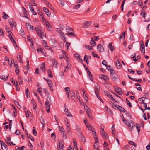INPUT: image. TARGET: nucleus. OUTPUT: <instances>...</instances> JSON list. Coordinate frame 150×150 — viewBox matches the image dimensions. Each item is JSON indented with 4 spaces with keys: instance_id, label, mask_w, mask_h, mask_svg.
Masks as SVG:
<instances>
[{
    "instance_id": "obj_1",
    "label": "nucleus",
    "mask_w": 150,
    "mask_h": 150,
    "mask_svg": "<svg viewBox=\"0 0 150 150\" xmlns=\"http://www.w3.org/2000/svg\"><path fill=\"white\" fill-rule=\"evenodd\" d=\"M112 107L113 108L116 107L120 111L122 112L125 113L126 112V111L125 109L121 106L118 105L117 104H113L112 105Z\"/></svg>"
},
{
    "instance_id": "obj_2",
    "label": "nucleus",
    "mask_w": 150,
    "mask_h": 150,
    "mask_svg": "<svg viewBox=\"0 0 150 150\" xmlns=\"http://www.w3.org/2000/svg\"><path fill=\"white\" fill-rule=\"evenodd\" d=\"M35 31L39 36H40L41 39H43V37L42 35H43V33L42 32V30H38V29L36 27H35Z\"/></svg>"
},
{
    "instance_id": "obj_3",
    "label": "nucleus",
    "mask_w": 150,
    "mask_h": 150,
    "mask_svg": "<svg viewBox=\"0 0 150 150\" xmlns=\"http://www.w3.org/2000/svg\"><path fill=\"white\" fill-rule=\"evenodd\" d=\"M114 89L115 91L119 95H122V90L120 88L117 87H114Z\"/></svg>"
},
{
    "instance_id": "obj_4",
    "label": "nucleus",
    "mask_w": 150,
    "mask_h": 150,
    "mask_svg": "<svg viewBox=\"0 0 150 150\" xmlns=\"http://www.w3.org/2000/svg\"><path fill=\"white\" fill-rule=\"evenodd\" d=\"M130 122L127 125L128 128L131 131H132L133 128L134 127L135 124L131 120L130 121Z\"/></svg>"
},
{
    "instance_id": "obj_5",
    "label": "nucleus",
    "mask_w": 150,
    "mask_h": 150,
    "mask_svg": "<svg viewBox=\"0 0 150 150\" xmlns=\"http://www.w3.org/2000/svg\"><path fill=\"white\" fill-rule=\"evenodd\" d=\"M45 107L47 110V113L50 112V106L49 103L47 102L46 101L45 103Z\"/></svg>"
},
{
    "instance_id": "obj_6",
    "label": "nucleus",
    "mask_w": 150,
    "mask_h": 150,
    "mask_svg": "<svg viewBox=\"0 0 150 150\" xmlns=\"http://www.w3.org/2000/svg\"><path fill=\"white\" fill-rule=\"evenodd\" d=\"M92 23L91 21H86L84 22L83 26L85 28H87L90 26L91 24Z\"/></svg>"
},
{
    "instance_id": "obj_7",
    "label": "nucleus",
    "mask_w": 150,
    "mask_h": 150,
    "mask_svg": "<svg viewBox=\"0 0 150 150\" xmlns=\"http://www.w3.org/2000/svg\"><path fill=\"white\" fill-rule=\"evenodd\" d=\"M107 69L108 70L110 71L112 74L113 75L115 74V71L113 69H112L111 68V66L110 65H108L107 67Z\"/></svg>"
},
{
    "instance_id": "obj_8",
    "label": "nucleus",
    "mask_w": 150,
    "mask_h": 150,
    "mask_svg": "<svg viewBox=\"0 0 150 150\" xmlns=\"http://www.w3.org/2000/svg\"><path fill=\"white\" fill-rule=\"evenodd\" d=\"M97 49L100 52H103L104 51V48L102 45L100 44L97 45Z\"/></svg>"
},
{
    "instance_id": "obj_9",
    "label": "nucleus",
    "mask_w": 150,
    "mask_h": 150,
    "mask_svg": "<svg viewBox=\"0 0 150 150\" xmlns=\"http://www.w3.org/2000/svg\"><path fill=\"white\" fill-rule=\"evenodd\" d=\"M140 51L143 54H145V49H144V44H141L140 45Z\"/></svg>"
},
{
    "instance_id": "obj_10",
    "label": "nucleus",
    "mask_w": 150,
    "mask_h": 150,
    "mask_svg": "<svg viewBox=\"0 0 150 150\" xmlns=\"http://www.w3.org/2000/svg\"><path fill=\"white\" fill-rule=\"evenodd\" d=\"M43 10L45 12L46 14L47 15V16H49L50 14V12L45 7H44L43 8Z\"/></svg>"
},
{
    "instance_id": "obj_11",
    "label": "nucleus",
    "mask_w": 150,
    "mask_h": 150,
    "mask_svg": "<svg viewBox=\"0 0 150 150\" xmlns=\"http://www.w3.org/2000/svg\"><path fill=\"white\" fill-rule=\"evenodd\" d=\"M100 90V86L99 85H97L95 87L94 91L96 94L98 93Z\"/></svg>"
},
{
    "instance_id": "obj_12",
    "label": "nucleus",
    "mask_w": 150,
    "mask_h": 150,
    "mask_svg": "<svg viewBox=\"0 0 150 150\" xmlns=\"http://www.w3.org/2000/svg\"><path fill=\"white\" fill-rule=\"evenodd\" d=\"M46 25L47 26V28L48 30L49 31H52V27L48 22L47 21L46 22Z\"/></svg>"
},
{
    "instance_id": "obj_13",
    "label": "nucleus",
    "mask_w": 150,
    "mask_h": 150,
    "mask_svg": "<svg viewBox=\"0 0 150 150\" xmlns=\"http://www.w3.org/2000/svg\"><path fill=\"white\" fill-rule=\"evenodd\" d=\"M0 143L1 146V149H3V146L6 149H7L8 148L7 145L2 141L0 140Z\"/></svg>"
},
{
    "instance_id": "obj_14",
    "label": "nucleus",
    "mask_w": 150,
    "mask_h": 150,
    "mask_svg": "<svg viewBox=\"0 0 150 150\" xmlns=\"http://www.w3.org/2000/svg\"><path fill=\"white\" fill-rule=\"evenodd\" d=\"M100 134H101L103 137L105 139H106L107 138V134L105 133V132H103V131H101Z\"/></svg>"
},
{
    "instance_id": "obj_15",
    "label": "nucleus",
    "mask_w": 150,
    "mask_h": 150,
    "mask_svg": "<svg viewBox=\"0 0 150 150\" xmlns=\"http://www.w3.org/2000/svg\"><path fill=\"white\" fill-rule=\"evenodd\" d=\"M74 56L75 58H78L77 59L80 61H82V59L81 57V56L79 54L76 53L74 54Z\"/></svg>"
},
{
    "instance_id": "obj_16",
    "label": "nucleus",
    "mask_w": 150,
    "mask_h": 150,
    "mask_svg": "<svg viewBox=\"0 0 150 150\" xmlns=\"http://www.w3.org/2000/svg\"><path fill=\"white\" fill-rule=\"evenodd\" d=\"M99 77L101 79H103L105 81H108L109 79L108 76H104V75H100Z\"/></svg>"
},
{
    "instance_id": "obj_17",
    "label": "nucleus",
    "mask_w": 150,
    "mask_h": 150,
    "mask_svg": "<svg viewBox=\"0 0 150 150\" xmlns=\"http://www.w3.org/2000/svg\"><path fill=\"white\" fill-rule=\"evenodd\" d=\"M90 44L92 46H95L96 45V43L92 38H91V39Z\"/></svg>"
},
{
    "instance_id": "obj_18",
    "label": "nucleus",
    "mask_w": 150,
    "mask_h": 150,
    "mask_svg": "<svg viewBox=\"0 0 150 150\" xmlns=\"http://www.w3.org/2000/svg\"><path fill=\"white\" fill-rule=\"evenodd\" d=\"M26 131H25L26 134L27 135V137L28 138H29L30 139H31L32 141H34V139L33 137L31 135L29 134H28L27 132V130H25Z\"/></svg>"
},
{
    "instance_id": "obj_19",
    "label": "nucleus",
    "mask_w": 150,
    "mask_h": 150,
    "mask_svg": "<svg viewBox=\"0 0 150 150\" xmlns=\"http://www.w3.org/2000/svg\"><path fill=\"white\" fill-rule=\"evenodd\" d=\"M45 63H43L41 64V66L40 68V69L42 70V71L44 72H45Z\"/></svg>"
},
{
    "instance_id": "obj_20",
    "label": "nucleus",
    "mask_w": 150,
    "mask_h": 150,
    "mask_svg": "<svg viewBox=\"0 0 150 150\" xmlns=\"http://www.w3.org/2000/svg\"><path fill=\"white\" fill-rule=\"evenodd\" d=\"M37 51H38V52H40L42 53L43 54H45V52L43 49L39 48L37 50Z\"/></svg>"
},
{
    "instance_id": "obj_21",
    "label": "nucleus",
    "mask_w": 150,
    "mask_h": 150,
    "mask_svg": "<svg viewBox=\"0 0 150 150\" xmlns=\"http://www.w3.org/2000/svg\"><path fill=\"white\" fill-rule=\"evenodd\" d=\"M136 128L137 129V131H138V133H139V132L140 131V125L139 124L137 123L136 124Z\"/></svg>"
},
{
    "instance_id": "obj_22",
    "label": "nucleus",
    "mask_w": 150,
    "mask_h": 150,
    "mask_svg": "<svg viewBox=\"0 0 150 150\" xmlns=\"http://www.w3.org/2000/svg\"><path fill=\"white\" fill-rule=\"evenodd\" d=\"M112 43H110L109 44V47L111 51H113L114 50V47L112 45Z\"/></svg>"
},
{
    "instance_id": "obj_23",
    "label": "nucleus",
    "mask_w": 150,
    "mask_h": 150,
    "mask_svg": "<svg viewBox=\"0 0 150 150\" xmlns=\"http://www.w3.org/2000/svg\"><path fill=\"white\" fill-rule=\"evenodd\" d=\"M47 71L48 77L51 78L52 77L53 75L50 69H49L47 70Z\"/></svg>"
},
{
    "instance_id": "obj_24",
    "label": "nucleus",
    "mask_w": 150,
    "mask_h": 150,
    "mask_svg": "<svg viewBox=\"0 0 150 150\" xmlns=\"http://www.w3.org/2000/svg\"><path fill=\"white\" fill-rule=\"evenodd\" d=\"M117 61L116 62V65L118 68H120L122 66H121V63L118 60H117Z\"/></svg>"
},
{
    "instance_id": "obj_25",
    "label": "nucleus",
    "mask_w": 150,
    "mask_h": 150,
    "mask_svg": "<svg viewBox=\"0 0 150 150\" xmlns=\"http://www.w3.org/2000/svg\"><path fill=\"white\" fill-rule=\"evenodd\" d=\"M8 77V76L2 75L0 76V78L1 79L6 80Z\"/></svg>"
},
{
    "instance_id": "obj_26",
    "label": "nucleus",
    "mask_w": 150,
    "mask_h": 150,
    "mask_svg": "<svg viewBox=\"0 0 150 150\" xmlns=\"http://www.w3.org/2000/svg\"><path fill=\"white\" fill-rule=\"evenodd\" d=\"M26 26L27 28L29 29V30H31V28L33 27V26L29 23H26Z\"/></svg>"
},
{
    "instance_id": "obj_27",
    "label": "nucleus",
    "mask_w": 150,
    "mask_h": 150,
    "mask_svg": "<svg viewBox=\"0 0 150 150\" xmlns=\"http://www.w3.org/2000/svg\"><path fill=\"white\" fill-rule=\"evenodd\" d=\"M56 31L58 33H60L62 35V37L63 36L64 37V33L62 32L61 30L59 28H57L56 30Z\"/></svg>"
},
{
    "instance_id": "obj_28",
    "label": "nucleus",
    "mask_w": 150,
    "mask_h": 150,
    "mask_svg": "<svg viewBox=\"0 0 150 150\" xmlns=\"http://www.w3.org/2000/svg\"><path fill=\"white\" fill-rule=\"evenodd\" d=\"M86 127L88 128L89 130L91 131L92 132L94 129V128L92 126L87 125L86 126Z\"/></svg>"
},
{
    "instance_id": "obj_29",
    "label": "nucleus",
    "mask_w": 150,
    "mask_h": 150,
    "mask_svg": "<svg viewBox=\"0 0 150 150\" xmlns=\"http://www.w3.org/2000/svg\"><path fill=\"white\" fill-rule=\"evenodd\" d=\"M52 64L55 67L57 68V61L55 59H54L52 62Z\"/></svg>"
},
{
    "instance_id": "obj_30",
    "label": "nucleus",
    "mask_w": 150,
    "mask_h": 150,
    "mask_svg": "<svg viewBox=\"0 0 150 150\" xmlns=\"http://www.w3.org/2000/svg\"><path fill=\"white\" fill-rule=\"evenodd\" d=\"M2 13L3 15L2 16L3 18L4 19H7L8 17V15L6 14L4 12H3Z\"/></svg>"
},
{
    "instance_id": "obj_31",
    "label": "nucleus",
    "mask_w": 150,
    "mask_h": 150,
    "mask_svg": "<svg viewBox=\"0 0 150 150\" xmlns=\"http://www.w3.org/2000/svg\"><path fill=\"white\" fill-rule=\"evenodd\" d=\"M25 92L27 97H30V94L28 88H27V89L25 90Z\"/></svg>"
},
{
    "instance_id": "obj_32",
    "label": "nucleus",
    "mask_w": 150,
    "mask_h": 150,
    "mask_svg": "<svg viewBox=\"0 0 150 150\" xmlns=\"http://www.w3.org/2000/svg\"><path fill=\"white\" fill-rule=\"evenodd\" d=\"M31 102L33 104L34 106V108L36 109V106L37 105L36 103H35V100L33 99H32L31 100Z\"/></svg>"
},
{
    "instance_id": "obj_33",
    "label": "nucleus",
    "mask_w": 150,
    "mask_h": 150,
    "mask_svg": "<svg viewBox=\"0 0 150 150\" xmlns=\"http://www.w3.org/2000/svg\"><path fill=\"white\" fill-rule=\"evenodd\" d=\"M145 98H146L145 97H143L139 99V100L141 103H143L144 102Z\"/></svg>"
},
{
    "instance_id": "obj_34",
    "label": "nucleus",
    "mask_w": 150,
    "mask_h": 150,
    "mask_svg": "<svg viewBox=\"0 0 150 150\" xmlns=\"http://www.w3.org/2000/svg\"><path fill=\"white\" fill-rule=\"evenodd\" d=\"M129 144L131 145H133L134 147H136L137 146L136 144L134 142L132 141H130L129 142Z\"/></svg>"
},
{
    "instance_id": "obj_35",
    "label": "nucleus",
    "mask_w": 150,
    "mask_h": 150,
    "mask_svg": "<svg viewBox=\"0 0 150 150\" xmlns=\"http://www.w3.org/2000/svg\"><path fill=\"white\" fill-rule=\"evenodd\" d=\"M66 29L67 31L68 32L70 31H71L73 30V29L67 26L66 27Z\"/></svg>"
},
{
    "instance_id": "obj_36",
    "label": "nucleus",
    "mask_w": 150,
    "mask_h": 150,
    "mask_svg": "<svg viewBox=\"0 0 150 150\" xmlns=\"http://www.w3.org/2000/svg\"><path fill=\"white\" fill-rule=\"evenodd\" d=\"M84 47L86 48V49L89 50H93V48L89 45L84 46Z\"/></svg>"
},
{
    "instance_id": "obj_37",
    "label": "nucleus",
    "mask_w": 150,
    "mask_h": 150,
    "mask_svg": "<svg viewBox=\"0 0 150 150\" xmlns=\"http://www.w3.org/2000/svg\"><path fill=\"white\" fill-rule=\"evenodd\" d=\"M67 66L66 67V69H69L70 66L71 64L68 60L66 61Z\"/></svg>"
},
{
    "instance_id": "obj_38",
    "label": "nucleus",
    "mask_w": 150,
    "mask_h": 150,
    "mask_svg": "<svg viewBox=\"0 0 150 150\" xmlns=\"http://www.w3.org/2000/svg\"><path fill=\"white\" fill-rule=\"evenodd\" d=\"M58 127L59 128V130L61 132V133H63L64 132V129L63 127H60L59 126Z\"/></svg>"
},
{
    "instance_id": "obj_39",
    "label": "nucleus",
    "mask_w": 150,
    "mask_h": 150,
    "mask_svg": "<svg viewBox=\"0 0 150 150\" xmlns=\"http://www.w3.org/2000/svg\"><path fill=\"white\" fill-rule=\"evenodd\" d=\"M88 74L89 76L90 77V79L91 80H92V79L91 78V77L93 76V75L91 74V73L90 72L89 70H88Z\"/></svg>"
},
{
    "instance_id": "obj_40",
    "label": "nucleus",
    "mask_w": 150,
    "mask_h": 150,
    "mask_svg": "<svg viewBox=\"0 0 150 150\" xmlns=\"http://www.w3.org/2000/svg\"><path fill=\"white\" fill-rule=\"evenodd\" d=\"M33 134L35 136H36L37 134V132L35 130V128L34 127H33Z\"/></svg>"
},
{
    "instance_id": "obj_41",
    "label": "nucleus",
    "mask_w": 150,
    "mask_h": 150,
    "mask_svg": "<svg viewBox=\"0 0 150 150\" xmlns=\"http://www.w3.org/2000/svg\"><path fill=\"white\" fill-rule=\"evenodd\" d=\"M84 109L86 110L87 113H88L90 112V109L87 106H86V107L84 106Z\"/></svg>"
},
{
    "instance_id": "obj_42",
    "label": "nucleus",
    "mask_w": 150,
    "mask_h": 150,
    "mask_svg": "<svg viewBox=\"0 0 150 150\" xmlns=\"http://www.w3.org/2000/svg\"><path fill=\"white\" fill-rule=\"evenodd\" d=\"M29 6L30 10L31 11L32 13H33V11H34V9L33 7H32V5L30 4V3L29 4Z\"/></svg>"
},
{
    "instance_id": "obj_43",
    "label": "nucleus",
    "mask_w": 150,
    "mask_h": 150,
    "mask_svg": "<svg viewBox=\"0 0 150 150\" xmlns=\"http://www.w3.org/2000/svg\"><path fill=\"white\" fill-rule=\"evenodd\" d=\"M17 58L18 61L21 63H23V61L22 60L21 56L20 55H19L17 57Z\"/></svg>"
},
{
    "instance_id": "obj_44",
    "label": "nucleus",
    "mask_w": 150,
    "mask_h": 150,
    "mask_svg": "<svg viewBox=\"0 0 150 150\" xmlns=\"http://www.w3.org/2000/svg\"><path fill=\"white\" fill-rule=\"evenodd\" d=\"M82 91H83V96L84 98L85 99V100H86V101H87V96L86 94H85V92L83 90H82Z\"/></svg>"
},
{
    "instance_id": "obj_45",
    "label": "nucleus",
    "mask_w": 150,
    "mask_h": 150,
    "mask_svg": "<svg viewBox=\"0 0 150 150\" xmlns=\"http://www.w3.org/2000/svg\"><path fill=\"white\" fill-rule=\"evenodd\" d=\"M66 129L68 134L69 135H71V132L70 130V128Z\"/></svg>"
},
{
    "instance_id": "obj_46",
    "label": "nucleus",
    "mask_w": 150,
    "mask_h": 150,
    "mask_svg": "<svg viewBox=\"0 0 150 150\" xmlns=\"http://www.w3.org/2000/svg\"><path fill=\"white\" fill-rule=\"evenodd\" d=\"M20 32H21L20 34L23 37V36L24 35V31L23 29H21L20 30Z\"/></svg>"
},
{
    "instance_id": "obj_47",
    "label": "nucleus",
    "mask_w": 150,
    "mask_h": 150,
    "mask_svg": "<svg viewBox=\"0 0 150 150\" xmlns=\"http://www.w3.org/2000/svg\"><path fill=\"white\" fill-rule=\"evenodd\" d=\"M104 92L105 95L108 96V97H110L111 95V94L110 93L107 91H105Z\"/></svg>"
},
{
    "instance_id": "obj_48",
    "label": "nucleus",
    "mask_w": 150,
    "mask_h": 150,
    "mask_svg": "<svg viewBox=\"0 0 150 150\" xmlns=\"http://www.w3.org/2000/svg\"><path fill=\"white\" fill-rule=\"evenodd\" d=\"M19 83L20 85H21L23 84L22 83V79L20 77H19L18 79Z\"/></svg>"
},
{
    "instance_id": "obj_49",
    "label": "nucleus",
    "mask_w": 150,
    "mask_h": 150,
    "mask_svg": "<svg viewBox=\"0 0 150 150\" xmlns=\"http://www.w3.org/2000/svg\"><path fill=\"white\" fill-rule=\"evenodd\" d=\"M5 28H6V31L8 33L10 32V30L9 28L6 25H5Z\"/></svg>"
},
{
    "instance_id": "obj_50",
    "label": "nucleus",
    "mask_w": 150,
    "mask_h": 150,
    "mask_svg": "<svg viewBox=\"0 0 150 150\" xmlns=\"http://www.w3.org/2000/svg\"><path fill=\"white\" fill-rule=\"evenodd\" d=\"M46 4L49 8H50L51 9L52 8V7L51 4H50L48 2L46 1Z\"/></svg>"
},
{
    "instance_id": "obj_51",
    "label": "nucleus",
    "mask_w": 150,
    "mask_h": 150,
    "mask_svg": "<svg viewBox=\"0 0 150 150\" xmlns=\"http://www.w3.org/2000/svg\"><path fill=\"white\" fill-rule=\"evenodd\" d=\"M9 23L10 25V27L11 28H13L15 22L14 21H12V22H9Z\"/></svg>"
},
{
    "instance_id": "obj_52",
    "label": "nucleus",
    "mask_w": 150,
    "mask_h": 150,
    "mask_svg": "<svg viewBox=\"0 0 150 150\" xmlns=\"http://www.w3.org/2000/svg\"><path fill=\"white\" fill-rule=\"evenodd\" d=\"M15 72L17 75L19 74V69L18 67H17L16 68V70H15Z\"/></svg>"
},
{
    "instance_id": "obj_53",
    "label": "nucleus",
    "mask_w": 150,
    "mask_h": 150,
    "mask_svg": "<svg viewBox=\"0 0 150 150\" xmlns=\"http://www.w3.org/2000/svg\"><path fill=\"white\" fill-rule=\"evenodd\" d=\"M98 98L100 101H101L103 103H104V102L103 101L102 99H101L100 97V96L99 95L98 93L97 94H96Z\"/></svg>"
},
{
    "instance_id": "obj_54",
    "label": "nucleus",
    "mask_w": 150,
    "mask_h": 150,
    "mask_svg": "<svg viewBox=\"0 0 150 150\" xmlns=\"http://www.w3.org/2000/svg\"><path fill=\"white\" fill-rule=\"evenodd\" d=\"M43 46L47 48L48 47V46H47V45L46 42L44 40H43Z\"/></svg>"
},
{
    "instance_id": "obj_55",
    "label": "nucleus",
    "mask_w": 150,
    "mask_h": 150,
    "mask_svg": "<svg viewBox=\"0 0 150 150\" xmlns=\"http://www.w3.org/2000/svg\"><path fill=\"white\" fill-rule=\"evenodd\" d=\"M64 146V144L63 143L62 141H60L59 142V147H63Z\"/></svg>"
},
{
    "instance_id": "obj_56",
    "label": "nucleus",
    "mask_w": 150,
    "mask_h": 150,
    "mask_svg": "<svg viewBox=\"0 0 150 150\" xmlns=\"http://www.w3.org/2000/svg\"><path fill=\"white\" fill-rule=\"evenodd\" d=\"M146 13H145L142 12L141 13V15L142 16V17L143 18L145 19V15Z\"/></svg>"
},
{
    "instance_id": "obj_57",
    "label": "nucleus",
    "mask_w": 150,
    "mask_h": 150,
    "mask_svg": "<svg viewBox=\"0 0 150 150\" xmlns=\"http://www.w3.org/2000/svg\"><path fill=\"white\" fill-rule=\"evenodd\" d=\"M65 113L66 115L68 116H69V117H72V115L70 112H68V111L67 112Z\"/></svg>"
},
{
    "instance_id": "obj_58",
    "label": "nucleus",
    "mask_w": 150,
    "mask_h": 150,
    "mask_svg": "<svg viewBox=\"0 0 150 150\" xmlns=\"http://www.w3.org/2000/svg\"><path fill=\"white\" fill-rule=\"evenodd\" d=\"M4 35L3 30L1 28H0V35L1 36H4Z\"/></svg>"
},
{
    "instance_id": "obj_59",
    "label": "nucleus",
    "mask_w": 150,
    "mask_h": 150,
    "mask_svg": "<svg viewBox=\"0 0 150 150\" xmlns=\"http://www.w3.org/2000/svg\"><path fill=\"white\" fill-rule=\"evenodd\" d=\"M66 129L70 128V124L68 122H67L66 123Z\"/></svg>"
},
{
    "instance_id": "obj_60",
    "label": "nucleus",
    "mask_w": 150,
    "mask_h": 150,
    "mask_svg": "<svg viewBox=\"0 0 150 150\" xmlns=\"http://www.w3.org/2000/svg\"><path fill=\"white\" fill-rule=\"evenodd\" d=\"M92 134L94 138H95L96 137V132L95 131H92Z\"/></svg>"
},
{
    "instance_id": "obj_61",
    "label": "nucleus",
    "mask_w": 150,
    "mask_h": 150,
    "mask_svg": "<svg viewBox=\"0 0 150 150\" xmlns=\"http://www.w3.org/2000/svg\"><path fill=\"white\" fill-rule=\"evenodd\" d=\"M92 53L93 56L94 57H97L98 58H99V56L97 54L94 53L93 52H92Z\"/></svg>"
},
{
    "instance_id": "obj_62",
    "label": "nucleus",
    "mask_w": 150,
    "mask_h": 150,
    "mask_svg": "<svg viewBox=\"0 0 150 150\" xmlns=\"http://www.w3.org/2000/svg\"><path fill=\"white\" fill-rule=\"evenodd\" d=\"M102 64L104 65H105V66H106V67L107 66V62L105 60H103V61L102 62Z\"/></svg>"
},
{
    "instance_id": "obj_63",
    "label": "nucleus",
    "mask_w": 150,
    "mask_h": 150,
    "mask_svg": "<svg viewBox=\"0 0 150 150\" xmlns=\"http://www.w3.org/2000/svg\"><path fill=\"white\" fill-rule=\"evenodd\" d=\"M70 93L71 95V97H74L75 96V93L73 91H71Z\"/></svg>"
},
{
    "instance_id": "obj_64",
    "label": "nucleus",
    "mask_w": 150,
    "mask_h": 150,
    "mask_svg": "<svg viewBox=\"0 0 150 150\" xmlns=\"http://www.w3.org/2000/svg\"><path fill=\"white\" fill-rule=\"evenodd\" d=\"M80 6V4H78L77 5H75L74 7V9H78V8H79Z\"/></svg>"
}]
</instances>
